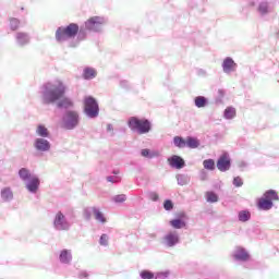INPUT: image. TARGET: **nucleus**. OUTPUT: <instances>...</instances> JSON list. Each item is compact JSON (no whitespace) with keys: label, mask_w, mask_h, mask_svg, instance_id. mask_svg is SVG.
Returning a JSON list of instances; mask_svg holds the SVG:
<instances>
[{"label":"nucleus","mask_w":279,"mask_h":279,"mask_svg":"<svg viewBox=\"0 0 279 279\" xmlns=\"http://www.w3.org/2000/svg\"><path fill=\"white\" fill-rule=\"evenodd\" d=\"M20 25H21V21H19V19H16V17L10 19V29H12V32H16V29H19Z\"/></svg>","instance_id":"c9c22d12"},{"label":"nucleus","mask_w":279,"mask_h":279,"mask_svg":"<svg viewBox=\"0 0 279 279\" xmlns=\"http://www.w3.org/2000/svg\"><path fill=\"white\" fill-rule=\"evenodd\" d=\"M0 197L2 202H12L14 199V192L10 187H4L0 192Z\"/></svg>","instance_id":"6ab92c4d"},{"label":"nucleus","mask_w":279,"mask_h":279,"mask_svg":"<svg viewBox=\"0 0 279 279\" xmlns=\"http://www.w3.org/2000/svg\"><path fill=\"white\" fill-rule=\"evenodd\" d=\"M35 133L37 136H39V138H49V129H47V126H45L44 124H38Z\"/></svg>","instance_id":"412c9836"},{"label":"nucleus","mask_w":279,"mask_h":279,"mask_svg":"<svg viewBox=\"0 0 279 279\" xmlns=\"http://www.w3.org/2000/svg\"><path fill=\"white\" fill-rule=\"evenodd\" d=\"M180 243V235L178 232H169L163 236L162 244L166 247H175Z\"/></svg>","instance_id":"f8f14e48"},{"label":"nucleus","mask_w":279,"mask_h":279,"mask_svg":"<svg viewBox=\"0 0 279 279\" xmlns=\"http://www.w3.org/2000/svg\"><path fill=\"white\" fill-rule=\"evenodd\" d=\"M141 156H143V158H156V156H158V153L156 151H151L148 148H144L141 150Z\"/></svg>","instance_id":"2f4dec72"},{"label":"nucleus","mask_w":279,"mask_h":279,"mask_svg":"<svg viewBox=\"0 0 279 279\" xmlns=\"http://www.w3.org/2000/svg\"><path fill=\"white\" fill-rule=\"evenodd\" d=\"M175 179L179 186H186V184H190L191 182V177L189 174L179 173L175 175Z\"/></svg>","instance_id":"4be33fe9"},{"label":"nucleus","mask_w":279,"mask_h":279,"mask_svg":"<svg viewBox=\"0 0 279 279\" xmlns=\"http://www.w3.org/2000/svg\"><path fill=\"white\" fill-rule=\"evenodd\" d=\"M199 180L202 182H206V180H208V172H206V170H201L199 171Z\"/></svg>","instance_id":"37998d69"},{"label":"nucleus","mask_w":279,"mask_h":279,"mask_svg":"<svg viewBox=\"0 0 279 279\" xmlns=\"http://www.w3.org/2000/svg\"><path fill=\"white\" fill-rule=\"evenodd\" d=\"M169 278V271L157 272L155 279H167Z\"/></svg>","instance_id":"79ce46f5"},{"label":"nucleus","mask_w":279,"mask_h":279,"mask_svg":"<svg viewBox=\"0 0 279 279\" xmlns=\"http://www.w3.org/2000/svg\"><path fill=\"white\" fill-rule=\"evenodd\" d=\"M173 145L179 149H184V147H186V141L182 136H174Z\"/></svg>","instance_id":"bb28decb"},{"label":"nucleus","mask_w":279,"mask_h":279,"mask_svg":"<svg viewBox=\"0 0 279 279\" xmlns=\"http://www.w3.org/2000/svg\"><path fill=\"white\" fill-rule=\"evenodd\" d=\"M15 40L19 47H25V45H29V35L27 33H16Z\"/></svg>","instance_id":"a211bd4d"},{"label":"nucleus","mask_w":279,"mask_h":279,"mask_svg":"<svg viewBox=\"0 0 279 279\" xmlns=\"http://www.w3.org/2000/svg\"><path fill=\"white\" fill-rule=\"evenodd\" d=\"M19 178L22 182H25V189L28 193L36 195L40 189V178L36 174H32V171L27 168H21L19 170Z\"/></svg>","instance_id":"f03ea898"},{"label":"nucleus","mask_w":279,"mask_h":279,"mask_svg":"<svg viewBox=\"0 0 279 279\" xmlns=\"http://www.w3.org/2000/svg\"><path fill=\"white\" fill-rule=\"evenodd\" d=\"M238 66L239 65L236 64V62H234V59H232L231 57H227L222 61V71L227 75H230V73H234Z\"/></svg>","instance_id":"ddd939ff"},{"label":"nucleus","mask_w":279,"mask_h":279,"mask_svg":"<svg viewBox=\"0 0 279 279\" xmlns=\"http://www.w3.org/2000/svg\"><path fill=\"white\" fill-rule=\"evenodd\" d=\"M185 147H189L190 149H197V147H199V140L189 136L185 142Z\"/></svg>","instance_id":"393cba45"},{"label":"nucleus","mask_w":279,"mask_h":279,"mask_svg":"<svg viewBox=\"0 0 279 279\" xmlns=\"http://www.w3.org/2000/svg\"><path fill=\"white\" fill-rule=\"evenodd\" d=\"M52 228L57 232H69L71 230V220L62 211H57L52 220Z\"/></svg>","instance_id":"423d86ee"},{"label":"nucleus","mask_w":279,"mask_h":279,"mask_svg":"<svg viewBox=\"0 0 279 279\" xmlns=\"http://www.w3.org/2000/svg\"><path fill=\"white\" fill-rule=\"evenodd\" d=\"M218 93L220 96L215 97V104H216V106H221V104H223V97H226V96H223L225 95L223 89H219Z\"/></svg>","instance_id":"e433bc0d"},{"label":"nucleus","mask_w":279,"mask_h":279,"mask_svg":"<svg viewBox=\"0 0 279 279\" xmlns=\"http://www.w3.org/2000/svg\"><path fill=\"white\" fill-rule=\"evenodd\" d=\"M83 77L87 81L95 80L97 77V69L90 66L84 68Z\"/></svg>","instance_id":"aec40b11"},{"label":"nucleus","mask_w":279,"mask_h":279,"mask_svg":"<svg viewBox=\"0 0 279 279\" xmlns=\"http://www.w3.org/2000/svg\"><path fill=\"white\" fill-rule=\"evenodd\" d=\"M206 199L209 202V204H215L219 202V196L215 192H207Z\"/></svg>","instance_id":"72a5a7b5"},{"label":"nucleus","mask_w":279,"mask_h":279,"mask_svg":"<svg viewBox=\"0 0 279 279\" xmlns=\"http://www.w3.org/2000/svg\"><path fill=\"white\" fill-rule=\"evenodd\" d=\"M107 134L114 136V126H112V124H107Z\"/></svg>","instance_id":"49530a36"},{"label":"nucleus","mask_w":279,"mask_h":279,"mask_svg":"<svg viewBox=\"0 0 279 279\" xmlns=\"http://www.w3.org/2000/svg\"><path fill=\"white\" fill-rule=\"evenodd\" d=\"M80 32V26L75 23H71L68 26H60L56 31V40L57 43H64L69 38H75Z\"/></svg>","instance_id":"7ed1b4c3"},{"label":"nucleus","mask_w":279,"mask_h":279,"mask_svg":"<svg viewBox=\"0 0 279 279\" xmlns=\"http://www.w3.org/2000/svg\"><path fill=\"white\" fill-rule=\"evenodd\" d=\"M128 125L132 132H136L137 134H149L151 132V122L147 119L141 120L136 117H131Z\"/></svg>","instance_id":"20e7f679"},{"label":"nucleus","mask_w":279,"mask_h":279,"mask_svg":"<svg viewBox=\"0 0 279 279\" xmlns=\"http://www.w3.org/2000/svg\"><path fill=\"white\" fill-rule=\"evenodd\" d=\"M33 147L38 154H47L51 151V142L46 137H36L33 142Z\"/></svg>","instance_id":"9d476101"},{"label":"nucleus","mask_w":279,"mask_h":279,"mask_svg":"<svg viewBox=\"0 0 279 279\" xmlns=\"http://www.w3.org/2000/svg\"><path fill=\"white\" fill-rule=\"evenodd\" d=\"M128 196L125 194H118L112 196L111 201L114 202V204H123V202H126Z\"/></svg>","instance_id":"f704fd0d"},{"label":"nucleus","mask_w":279,"mask_h":279,"mask_svg":"<svg viewBox=\"0 0 279 279\" xmlns=\"http://www.w3.org/2000/svg\"><path fill=\"white\" fill-rule=\"evenodd\" d=\"M238 219L241 223H246V221L252 219V213H250V210H241L238 214Z\"/></svg>","instance_id":"b1692460"},{"label":"nucleus","mask_w":279,"mask_h":279,"mask_svg":"<svg viewBox=\"0 0 279 279\" xmlns=\"http://www.w3.org/2000/svg\"><path fill=\"white\" fill-rule=\"evenodd\" d=\"M71 47H75V46L71 45Z\"/></svg>","instance_id":"6e6d98bb"},{"label":"nucleus","mask_w":279,"mask_h":279,"mask_svg":"<svg viewBox=\"0 0 279 279\" xmlns=\"http://www.w3.org/2000/svg\"><path fill=\"white\" fill-rule=\"evenodd\" d=\"M198 75H202L203 77H206V70H198Z\"/></svg>","instance_id":"603ef678"},{"label":"nucleus","mask_w":279,"mask_h":279,"mask_svg":"<svg viewBox=\"0 0 279 279\" xmlns=\"http://www.w3.org/2000/svg\"><path fill=\"white\" fill-rule=\"evenodd\" d=\"M194 106H196V108H206V106H208V98L204 96H196L194 98Z\"/></svg>","instance_id":"5701e85b"},{"label":"nucleus","mask_w":279,"mask_h":279,"mask_svg":"<svg viewBox=\"0 0 279 279\" xmlns=\"http://www.w3.org/2000/svg\"><path fill=\"white\" fill-rule=\"evenodd\" d=\"M203 167L207 171H215V160L214 159H205L203 161Z\"/></svg>","instance_id":"473e14b6"},{"label":"nucleus","mask_w":279,"mask_h":279,"mask_svg":"<svg viewBox=\"0 0 279 279\" xmlns=\"http://www.w3.org/2000/svg\"><path fill=\"white\" fill-rule=\"evenodd\" d=\"M84 38H86V31H84V28H81L78 31V39L84 40Z\"/></svg>","instance_id":"de8ad7c7"},{"label":"nucleus","mask_w":279,"mask_h":279,"mask_svg":"<svg viewBox=\"0 0 279 279\" xmlns=\"http://www.w3.org/2000/svg\"><path fill=\"white\" fill-rule=\"evenodd\" d=\"M232 184L236 189H241V186H243V179H241V177H235V178H233Z\"/></svg>","instance_id":"ea45409f"},{"label":"nucleus","mask_w":279,"mask_h":279,"mask_svg":"<svg viewBox=\"0 0 279 279\" xmlns=\"http://www.w3.org/2000/svg\"><path fill=\"white\" fill-rule=\"evenodd\" d=\"M216 167L218 171L221 173H226V171H230L232 167V159H230V155L228 153H223L217 160Z\"/></svg>","instance_id":"9b49d317"},{"label":"nucleus","mask_w":279,"mask_h":279,"mask_svg":"<svg viewBox=\"0 0 279 279\" xmlns=\"http://www.w3.org/2000/svg\"><path fill=\"white\" fill-rule=\"evenodd\" d=\"M108 234L104 233L100 239H99V244L102 245L104 247H108V241H109Z\"/></svg>","instance_id":"58836bf2"},{"label":"nucleus","mask_w":279,"mask_h":279,"mask_svg":"<svg viewBox=\"0 0 279 279\" xmlns=\"http://www.w3.org/2000/svg\"><path fill=\"white\" fill-rule=\"evenodd\" d=\"M257 12L262 16H267V14H271V12H274V9L269 4V1L262 0V1L258 2Z\"/></svg>","instance_id":"dca6fc26"},{"label":"nucleus","mask_w":279,"mask_h":279,"mask_svg":"<svg viewBox=\"0 0 279 279\" xmlns=\"http://www.w3.org/2000/svg\"><path fill=\"white\" fill-rule=\"evenodd\" d=\"M66 94V85L60 80L48 82L40 87V101L44 106L58 104Z\"/></svg>","instance_id":"f257e3e1"},{"label":"nucleus","mask_w":279,"mask_h":279,"mask_svg":"<svg viewBox=\"0 0 279 279\" xmlns=\"http://www.w3.org/2000/svg\"><path fill=\"white\" fill-rule=\"evenodd\" d=\"M107 182H111L112 184H117V182H121L120 177H107Z\"/></svg>","instance_id":"c03bdc74"},{"label":"nucleus","mask_w":279,"mask_h":279,"mask_svg":"<svg viewBox=\"0 0 279 279\" xmlns=\"http://www.w3.org/2000/svg\"><path fill=\"white\" fill-rule=\"evenodd\" d=\"M88 274L86 272V270H82L78 272V278L80 279H88Z\"/></svg>","instance_id":"09e8293b"},{"label":"nucleus","mask_w":279,"mask_h":279,"mask_svg":"<svg viewBox=\"0 0 279 279\" xmlns=\"http://www.w3.org/2000/svg\"><path fill=\"white\" fill-rule=\"evenodd\" d=\"M246 167H247V162L246 161H240L239 162V168L240 169H246Z\"/></svg>","instance_id":"3c124183"},{"label":"nucleus","mask_w":279,"mask_h":279,"mask_svg":"<svg viewBox=\"0 0 279 279\" xmlns=\"http://www.w3.org/2000/svg\"><path fill=\"white\" fill-rule=\"evenodd\" d=\"M59 263L61 265H71L73 263V251L63 248L59 252Z\"/></svg>","instance_id":"4468645a"},{"label":"nucleus","mask_w":279,"mask_h":279,"mask_svg":"<svg viewBox=\"0 0 279 279\" xmlns=\"http://www.w3.org/2000/svg\"><path fill=\"white\" fill-rule=\"evenodd\" d=\"M94 217H95L96 221H98L99 223H106V221H107L106 216H104V213H101V210L97 207L94 213Z\"/></svg>","instance_id":"7c9ffc66"},{"label":"nucleus","mask_w":279,"mask_h":279,"mask_svg":"<svg viewBox=\"0 0 279 279\" xmlns=\"http://www.w3.org/2000/svg\"><path fill=\"white\" fill-rule=\"evenodd\" d=\"M248 5H250V8H254V5H256V2L251 1V2H248Z\"/></svg>","instance_id":"864d4df0"},{"label":"nucleus","mask_w":279,"mask_h":279,"mask_svg":"<svg viewBox=\"0 0 279 279\" xmlns=\"http://www.w3.org/2000/svg\"><path fill=\"white\" fill-rule=\"evenodd\" d=\"M95 210H97V207H86L83 210V216L86 221H90L93 218V215H95Z\"/></svg>","instance_id":"cd10ccee"},{"label":"nucleus","mask_w":279,"mask_h":279,"mask_svg":"<svg viewBox=\"0 0 279 279\" xmlns=\"http://www.w3.org/2000/svg\"><path fill=\"white\" fill-rule=\"evenodd\" d=\"M73 106V100L71 98H63L58 100V108H71Z\"/></svg>","instance_id":"c85d7f7f"},{"label":"nucleus","mask_w":279,"mask_h":279,"mask_svg":"<svg viewBox=\"0 0 279 279\" xmlns=\"http://www.w3.org/2000/svg\"><path fill=\"white\" fill-rule=\"evenodd\" d=\"M279 196L276 190H267L263 197L258 199L257 207L259 210H271L274 208V202H278Z\"/></svg>","instance_id":"39448f33"},{"label":"nucleus","mask_w":279,"mask_h":279,"mask_svg":"<svg viewBox=\"0 0 279 279\" xmlns=\"http://www.w3.org/2000/svg\"><path fill=\"white\" fill-rule=\"evenodd\" d=\"M113 173H114V175H118L119 171L114 170Z\"/></svg>","instance_id":"5fc2aeb1"},{"label":"nucleus","mask_w":279,"mask_h":279,"mask_svg":"<svg viewBox=\"0 0 279 279\" xmlns=\"http://www.w3.org/2000/svg\"><path fill=\"white\" fill-rule=\"evenodd\" d=\"M170 226H172V228H174L175 230H181V228H184V226H186V222H184L180 218H177L170 221Z\"/></svg>","instance_id":"c756f323"},{"label":"nucleus","mask_w":279,"mask_h":279,"mask_svg":"<svg viewBox=\"0 0 279 279\" xmlns=\"http://www.w3.org/2000/svg\"><path fill=\"white\" fill-rule=\"evenodd\" d=\"M62 123L65 130H75L80 125V113L73 110L65 111L62 117Z\"/></svg>","instance_id":"6e6552de"},{"label":"nucleus","mask_w":279,"mask_h":279,"mask_svg":"<svg viewBox=\"0 0 279 279\" xmlns=\"http://www.w3.org/2000/svg\"><path fill=\"white\" fill-rule=\"evenodd\" d=\"M168 162L172 169H184L186 166V162L183 160V158L178 155H173L168 158Z\"/></svg>","instance_id":"f3484780"},{"label":"nucleus","mask_w":279,"mask_h":279,"mask_svg":"<svg viewBox=\"0 0 279 279\" xmlns=\"http://www.w3.org/2000/svg\"><path fill=\"white\" fill-rule=\"evenodd\" d=\"M233 258L240 263H245L246 260H250V253H247L245 248L238 246L233 252Z\"/></svg>","instance_id":"2eb2a0df"},{"label":"nucleus","mask_w":279,"mask_h":279,"mask_svg":"<svg viewBox=\"0 0 279 279\" xmlns=\"http://www.w3.org/2000/svg\"><path fill=\"white\" fill-rule=\"evenodd\" d=\"M84 112L89 119L99 117V104L93 96H87L84 99Z\"/></svg>","instance_id":"0eeeda50"},{"label":"nucleus","mask_w":279,"mask_h":279,"mask_svg":"<svg viewBox=\"0 0 279 279\" xmlns=\"http://www.w3.org/2000/svg\"><path fill=\"white\" fill-rule=\"evenodd\" d=\"M149 199H151V202H158L160 199V196L156 192H150Z\"/></svg>","instance_id":"a18cd8bd"},{"label":"nucleus","mask_w":279,"mask_h":279,"mask_svg":"<svg viewBox=\"0 0 279 279\" xmlns=\"http://www.w3.org/2000/svg\"><path fill=\"white\" fill-rule=\"evenodd\" d=\"M141 278L142 279H153L155 278V275L154 272L149 271V270H143L141 274H140Z\"/></svg>","instance_id":"4c0bfd02"},{"label":"nucleus","mask_w":279,"mask_h":279,"mask_svg":"<svg viewBox=\"0 0 279 279\" xmlns=\"http://www.w3.org/2000/svg\"><path fill=\"white\" fill-rule=\"evenodd\" d=\"M165 210H173V202L171 199H167L163 203Z\"/></svg>","instance_id":"a19ab883"},{"label":"nucleus","mask_w":279,"mask_h":279,"mask_svg":"<svg viewBox=\"0 0 279 279\" xmlns=\"http://www.w3.org/2000/svg\"><path fill=\"white\" fill-rule=\"evenodd\" d=\"M106 25V17L94 16L85 22V29L87 32H101Z\"/></svg>","instance_id":"1a4fd4ad"},{"label":"nucleus","mask_w":279,"mask_h":279,"mask_svg":"<svg viewBox=\"0 0 279 279\" xmlns=\"http://www.w3.org/2000/svg\"><path fill=\"white\" fill-rule=\"evenodd\" d=\"M120 86L121 88H130V83L128 81H121Z\"/></svg>","instance_id":"8fccbe9b"},{"label":"nucleus","mask_w":279,"mask_h":279,"mask_svg":"<svg viewBox=\"0 0 279 279\" xmlns=\"http://www.w3.org/2000/svg\"><path fill=\"white\" fill-rule=\"evenodd\" d=\"M234 117H236V109L233 107H227L223 112V118L230 121L234 119Z\"/></svg>","instance_id":"a878e982"}]
</instances>
